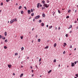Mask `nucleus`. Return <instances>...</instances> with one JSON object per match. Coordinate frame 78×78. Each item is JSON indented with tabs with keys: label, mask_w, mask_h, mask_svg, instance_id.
Masks as SVG:
<instances>
[{
	"label": "nucleus",
	"mask_w": 78,
	"mask_h": 78,
	"mask_svg": "<svg viewBox=\"0 0 78 78\" xmlns=\"http://www.w3.org/2000/svg\"><path fill=\"white\" fill-rule=\"evenodd\" d=\"M71 66L72 67H74V66H75L74 63L71 62Z\"/></svg>",
	"instance_id": "4"
},
{
	"label": "nucleus",
	"mask_w": 78,
	"mask_h": 78,
	"mask_svg": "<svg viewBox=\"0 0 78 78\" xmlns=\"http://www.w3.org/2000/svg\"><path fill=\"white\" fill-rule=\"evenodd\" d=\"M21 50L23 51V50H24V48H23V47H22V48H21Z\"/></svg>",
	"instance_id": "27"
},
{
	"label": "nucleus",
	"mask_w": 78,
	"mask_h": 78,
	"mask_svg": "<svg viewBox=\"0 0 78 78\" xmlns=\"http://www.w3.org/2000/svg\"><path fill=\"white\" fill-rule=\"evenodd\" d=\"M45 49H47V48H48V46H47L45 48H44Z\"/></svg>",
	"instance_id": "20"
},
{
	"label": "nucleus",
	"mask_w": 78,
	"mask_h": 78,
	"mask_svg": "<svg viewBox=\"0 0 78 78\" xmlns=\"http://www.w3.org/2000/svg\"><path fill=\"white\" fill-rule=\"evenodd\" d=\"M41 60H42V59H41V58H40L39 59V62H40L41 61Z\"/></svg>",
	"instance_id": "29"
},
{
	"label": "nucleus",
	"mask_w": 78,
	"mask_h": 78,
	"mask_svg": "<svg viewBox=\"0 0 78 78\" xmlns=\"http://www.w3.org/2000/svg\"><path fill=\"white\" fill-rule=\"evenodd\" d=\"M42 16L43 17H45V14H43Z\"/></svg>",
	"instance_id": "14"
},
{
	"label": "nucleus",
	"mask_w": 78,
	"mask_h": 78,
	"mask_svg": "<svg viewBox=\"0 0 78 78\" xmlns=\"http://www.w3.org/2000/svg\"><path fill=\"white\" fill-rule=\"evenodd\" d=\"M42 3L44 4L45 3V1L44 0L42 1Z\"/></svg>",
	"instance_id": "28"
},
{
	"label": "nucleus",
	"mask_w": 78,
	"mask_h": 78,
	"mask_svg": "<svg viewBox=\"0 0 78 78\" xmlns=\"http://www.w3.org/2000/svg\"><path fill=\"white\" fill-rule=\"evenodd\" d=\"M2 39H5V37H4L3 36H2Z\"/></svg>",
	"instance_id": "22"
},
{
	"label": "nucleus",
	"mask_w": 78,
	"mask_h": 78,
	"mask_svg": "<svg viewBox=\"0 0 78 78\" xmlns=\"http://www.w3.org/2000/svg\"><path fill=\"white\" fill-rule=\"evenodd\" d=\"M36 37H37V35H36Z\"/></svg>",
	"instance_id": "58"
},
{
	"label": "nucleus",
	"mask_w": 78,
	"mask_h": 78,
	"mask_svg": "<svg viewBox=\"0 0 78 78\" xmlns=\"http://www.w3.org/2000/svg\"><path fill=\"white\" fill-rule=\"evenodd\" d=\"M76 76L77 77H78V74H75Z\"/></svg>",
	"instance_id": "24"
},
{
	"label": "nucleus",
	"mask_w": 78,
	"mask_h": 78,
	"mask_svg": "<svg viewBox=\"0 0 78 78\" xmlns=\"http://www.w3.org/2000/svg\"><path fill=\"white\" fill-rule=\"evenodd\" d=\"M21 8H22V6H20L19 7V9H21Z\"/></svg>",
	"instance_id": "16"
},
{
	"label": "nucleus",
	"mask_w": 78,
	"mask_h": 78,
	"mask_svg": "<svg viewBox=\"0 0 78 78\" xmlns=\"http://www.w3.org/2000/svg\"><path fill=\"white\" fill-rule=\"evenodd\" d=\"M24 8L25 9H27V7H24Z\"/></svg>",
	"instance_id": "45"
},
{
	"label": "nucleus",
	"mask_w": 78,
	"mask_h": 78,
	"mask_svg": "<svg viewBox=\"0 0 78 78\" xmlns=\"http://www.w3.org/2000/svg\"><path fill=\"white\" fill-rule=\"evenodd\" d=\"M33 71H34V70H32V73H33Z\"/></svg>",
	"instance_id": "57"
},
{
	"label": "nucleus",
	"mask_w": 78,
	"mask_h": 78,
	"mask_svg": "<svg viewBox=\"0 0 78 78\" xmlns=\"http://www.w3.org/2000/svg\"><path fill=\"white\" fill-rule=\"evenodd\" d=\"M70 48H72V46H70Z\"/></svg>",
	"instance_id": "44"
},
{
	"label": "nucleus",
	"mask_w": 78,
	"mask_h": 78,
	"mask_svg": "<svg viewBox=\"0 0 78 78\" xmlns=\"http://www.w3.org/2000/svg\"><path fill=\"white\" fill-rule=\"evenodd\" d=\"M50 72H51V70H50L48 72V73H50Z\"/></svg>",
	"instance_id": "15"
},
{
	"label": "nucleus",
	"mask_w": 78,
	"mask_h": 78,
	"mask_svg": "<svg viewBox=\"0 0 78 78\" xmlns=\"http://www.w3.org/2000/svg\"><path fill=\"white\" fill-rule=\"evenodd\" d=\"M66 19H69V16H66Z\"/></svg>",
	"instance_id": "31"
},
{
	"label": "nucleus",
	"mask_w": 78,
	"mask_h": 78,
	"mask_svg": "<svg viewBox=\"0 0 78 78\" xmlns=\"http://www.w3.org/2000/svg\"><path fill=\"white\" fill-rule=\"evenodd\" d=\"M27 12L29 14L31 13V11H30V10H28Z\"/></svg>",
	"instance_id": "6"
},
{
	"label": "nucleus",
	"mask_w": 78,
	"mask_h": 78,
	"mask_svg": "<svg viewBox=\"0 0 78 78\" xmlns=\"http://www.w3.org/2000/svg\"><path fill=\"white\" fill-rule=\"evenodd\" d=\"M60 28H61L60 27H58V30H60Z\"/></svg>",
	"instance_id": "46"
},
{
	"label": "nucleus",
	"mask_w": 78,
	"mask_h": 78,
	"mask_svg": "<svg viewBox=\"0 0 78 78\" xmlns=\"http://www.w3.org/2000/svg\"><path fill=\"white\" fill-rule=\"evenodd\" d=\"M38 42H40L41 41V39H38Z\"/></svg>",
	"instance_id": "39"
},
{
	"label": "nucleus",
	"mask_w": 78,
	"mask_h": 78,
	"mask_svg": "<svg viewBox=\"0 0 78 78\" xmlns=\"http://www.w3.org/2000/svg\"><path fill=\"white\" fill-rule=\"evenodd\" d=\"M68 13H70V12H71V10L70 9H69L68 11Z\"/></svg>",
	"instance_id": "10"
},
{
	"label": "nucleus",
	"mask_w": 78,
	"mask_h": 78,
	"mask_svg": "<svg viewBox=\"0 0 78 78\" xmlns=\"http://www.w3.org/2000/svg\"><path fill=\"white\" fill-rule=\"evenodd\" d=\"M40 5H41V4L40 3H38L37 4V8H39V6H40Z\"/></svg>",
	"instance_id": "5"
},
{
	"label": "nucleus",
	"mask_w": 78,
	"mask_h": 78,
	"mask_svg": "<svg viewBox=\"0 0 78 78\" xmlns=\"http://www.w3.org/2000/svg\"><path fill=\"white\" fill-rule=\"evenodd\" d=\"M14 21L15 22H16V21H17V18H16V19H15Z\"/></svg>",
	"instance_id": "35"
},
{
	"label": "nucleus",
	"mask_w": 78,
	"mask_h": 78,
	"mask_svg": "<svg viewBox=\"0 0 78 78\" xmlns=\"http://www.w3.org/2000/svg\"><path fill=\"white\" fill-rule=\"evenodd\" d=\"M30 68H31V69H33V67H32V66H30Z\"/></svg>",
	"instance_id": "49"
},
{
	"label": "nucleus",
	"mask_w": 78,
	"mask_h": 78,
	"mask_svg": "<svg viewBox=\"0 0 78 78\" xmlns=\"http://www.w3.org/2000/svg\"><path fill=\"white\" fill-rule=\"evenodd\" d=\"M23 75V74L22 73V74H21L20 75V78H21V77H22Z\"/></svg>",
	"instance_id": "9"
},
{
	"label": "nucleus",
	"mask_w": 78,
	"mask_h": 78,
	"mask_svg": "<svg viewBox=\"0 0 78 78\" xmlns=\"http://www.w3.org/2000/svg\"><path fill=\"white\" fill-rule=\"evenodd\" d=\"M21 68H23V66H21Z\"/></svg>",
	"instance_id": "48"
},
{
	"label": "nucleus",
	"mask_w": 78,
	"mask_h": 78,
	"mask_svg": "<svg viewBox=\"0 0 78 78\" xmlns=\"http://www.w3.org/2000/svg\"><path fill=\"white\" fill-rule=\"evenodd\" d=\"M43 6H45V8H48V7H49V4H47L44 3V4Z\"/></svg>",
	"instance_id": "1"
},
{
	"label": "nucleus",
	"mask_w": 78,
	"mask_h": 78,
	"mask_svg": "<svg viewBox=\"0 0 78 78\" xmlns=\"http://www.w3.org/2000/svg\"><path fill=\"white\" fill-rule=\"evenodd\" d=\"M72 31H70L69 33H72Z\"/></svg>",
	"instance_id": "51"
},
{
	"label": "nucleus",
	"mask_w": 78,
	"mask_h": 78,
	"mask_svg": "<svg viewBox=\"0 0 78 78\" xmlns=\"http://www.w3.org/2000/svg\"><path fill=\"white\" fill-rule=\"evenodd\" d=\"M74 64H76V62H75Z\"/></svg>",
	"instance_id": "47"
},
{
	"label": "nucleus",
	"mask_w": 78,
	"mask_h": 78,
	"mask_svg": "<svg viewBox=\"0 0 78 78\" xmlns=\"http://www.w3.org/2000/svg\"><path fill=\"white\" fill-rule=\"evenodd\" d=\"M46 27H48V25H47Z\"/></svg>",
	"instance_id": "63"
},
{
	"label": "nucleus",
	"mask_w": 78,
	"mask_h": 78,
	"mask_svg": "<svg viewBox=\"0 0 78 78\" xmlns=\"http://www.w3.org/2000/svg\"><path fill=\"white\" fill-rule=\"evenodd\" d=\"M70 27H71V28H72V26L71 25H70Z\"/></svg>",
	"instance_id": "50"
},
{
	"label": "nucleus",
	"mask_w": 78,
	"mask_h": 78,
	"mask_svg": "<svg viewBox=\"0 0 78 78\" xmlns=\"http://www.w3.org/2000/svg\"><path fill=\"white\" fill-rule=\"evenodd\" d=\"M41 27H44V23H41Z\"/></svg>",
	"instance_id": "8"
},
{
	"label": "nucleus",
	"mask_w": 78,
	"mask_h": 78,
	"mask_svg": "<svg viewBox=\"0 0 78 78\" xmlns=\"http://www.w3.org/2000/svg\"><path fill=\"white\" fill-rule=\"evenodd\" d=\"M42 10H43L44 9H45V7H42Z\"/></svg>",
	"instance_id": "26"
},
{
	"label": "nucleus",
	"mask_w": 78,
	"mask_h": 78,
	"mask_svg": "<svg viewBox=\"0 0 78 78\" xmlns=\"http://www.w3.org/2000/svg\"><path fill=\"white\" fill-rule=\"evenodd\" d=\"M67 45V44H66V43H64V45H63V46L64 47H65V46H66V45Z\"/></svg>",
	"instance_id": "11"
},
{
	"label": "nucleus",
	"mask_w": 78,
	"mask_h": 78,
	"mask_svg": "<svg viewBox=\"0 0 78 78\" xmlns=\"http://www.w3.org/2000/svg\"><path fill=\"white\" fill-rule=\"evenodd\" d=\"M18 55V53H16L15 54V56H16V55Z\"/></svg>",
	"instance_id": "33"
},
{
	"label": "nucleus",
	"mask_w": 78,
	"mask_h": 78,
	"mask_svg": "<svg viewBox=\"0 0 78 78\" xmlns=\"http://www.w3.org/2000/svg\"><path fill=\"white\" fill-rule=\"evenodd\" d=\"M40 17V16L39 15L35 17V19H39Z\"/></svg>",
	"instance_id": "3"
},
{
	"label": "nucleus",
	"mask_w": 78,
	"mask_h": 78,
	"mask_svg": "<svg viewBox=\"0 0 78 78\" xmlns=\"http://www.w3.org/2000/svg\"><path fill=\"white\" fill-rule=\"evenodd\" d=\"M55 30H57V27H55Z\"/></svg>",
	"instance_id": "62"
},
{
	"label": "nucleus",
	"mask_w": 78,
	"mask_h": 78,
	"mask_svg": "<svg viewBox=\"0 0 78 78\" xmlns=\"http://www.w3.org/2000/svg\"><path fill=\"white\" fill-rule=\"evenodd\" d=\"M8 42V41L7 40H5V42Z\"/></svg>",
	"instance_id": "36"
},
{
	"label": "nucleus",
	"mask_w": 78,
	"mask_h": 78,
	"mask_svg": "<svg viewBox=\"0 0 78 78\" xmlns=\"http://www.w3.org/2000/svg\"><path fill=\"white\" fill-rule=\"evenodd\" d=\"M7 47H6V46H4V48H5V49H7Z\"/></svg>",
	"instance_id": "19"
},
{
	"label": "nucleus",
	"mask_w": 78,
	"mask_h": 78,
	"mask_svg": "<svg viewBox=\"0 0 78 78\" xmlns=\"http://www.w3.org/2000/svg\"><path fill=\"white\" fill-rule=\"evenodd\" d=\"M40 5L41 7H42V5H41L40 4Z\"/></svg>",
	"instance_id": "60"
},
{
	"label": "nucleus",
	"mask_w": 78,
	"mask_h": 78,
	"mask_svg": "<svg viewBox=\"0 0 78 78\" xmlns=\"http://www.w3.org/2000/svg\"><path fill=\"white\" fill-rule=\"evenodd\" d=\"M49 2H50L49 1L47 0V3H49Z\"/></svg>",
	"instance_id": "38"
},
{
	"label": "nucleus",
	"mask_w": 78,
	"mask_h": 78,
	"mask_svg": "<svg viewBox=\"0 0 78 78\" xmlns=\"http://www.w3.org/2000/svg\"><path fill=\"white\" fill-rule=\"evenodd\" d=\"M16 5L17 6V5H18V4H17V3H16Z\"/></svg>",
	"instance_id": "55"
},
{
	"label": "nucleus",
	"mask_w": 78,
	"mask_h": 78,
	"mask_svg": "<svg viewBox=\"0 0 78 78\" xmlns=\"http://www.w3.org/2000/svg\"><path fill=\"white\" fill-rule=\"evenodd\" d=\"M13 75H15V73H13Z\"/></svg>",
	"instance_id": "53"
},
{
	"label": "nucleus",
	"mask_w": 78,
	"mask_h": 78,
	"mask_svg": "<svg viewBox=\"0 0 78 78\" xmlns=\"http://www.w3.org/2000/svg\"><path fill=\"white\" fill-rule=\"evenodd\" d=\"M10 0H6L7 2H8Z\"/></svg>",
	"instance_id": "37"
},
{
	"label": "nucleus",
	"mask_w": 78,
	"mask_h": 78,
	"mask_svg": "<svg viewBox=\"0 0 78 78\" xmlns=\"http://www.w3.org/2000/svg\"><path fill=\"white\" fill-rule=\"evenodd\" d=\"M74 23H76V21H75L74 22Z\"/></svg>",
	"instance_id": "59"
},
{
	"label": "nucleus",
	"mask_w": 78,
	"mask_h": 78,
	"mask_svg": "<svg viewBox=\"0 0 78 78\" xmlns=\"http://www.w3.org/2000/svg\"><path fill=\"white\" fill-rule=\"evenodd\" d=\"M76 48H75L74 49V50H75H75H76Z\"/></svg>",
	"instance_id": "64"
},
{
	"label": "nucleus",
	"mask_w": 78,
	"mask_h": 78,
	"mask_svg": "<svg viewBox=\"0 0 78 78\" xmlns=\"http://www.w3.org/2000/svg\"><path fill=\"white\" fill-rule=\"evenodd\" d=\"M53 62H56V59H55L54 60Z\"/></svg>",
	"instance_id": "18"
},
{
	"label": "nucleus",
	"mask_w": 78,
	"mask_h": 78,
	"mask_svg": "<svg viewBox=\"0 0 78 78\" xmlns=\"http://www.w3.org/2000/svg\"><path fill=\"white\" fill-rule=\"evenodd\" d=\"M21 14H23V11H21Z\"/></svg>",
	"instance_id": "13"
},
{
	"label": "nucleus",
	"mask_w": 78,
	"mask_h": 78,
	"mask_svg": "<svg viewBox=\"0 0 78 78\" xmlns=\"http://www.w3.org/2000/svg\"><path fill=\"white\" fill-rule=\"evenodd\" d=\"M34 30V28H33L32 29V31H33V30Z\"/></svg>",
	"instance_id": "42"
},
{
	"label": "nucleus",
	"mask_w": 78,
	"mask_h": 78,
	"mask_svg": "<svg viewBox=\"0 0 78 78\" xmlns=\"http://www.w3.org/2000/svg\"><path fill=\"white\" fill-rule=\"evenodd\" d=\"M32 16H34V13H32L31 14Z\"/></svg>",
	"instance_id": "30"
},
{
	"label": "nucleus",
	"mask_w": 78,
	"mask_h": 78,
	"mask_svg": "<svg viewBox=\"0 0 78 78\" xmlns=\"http://www.w3.org/2000/svg\"><path fill=\"white\" fill-rule=\"evenodd\" d=\"M5 36H6V35H7V33L6 32H5Z\"/></svg>",
	"instance_id": "12"
},
{
	"label": "nucleus",
	"mask_w": 78,
	"mask_h": 78,
	"mask_svg": "<svg viewBox=\"0 0 78 78\" xmlns=\"http://www.w3.org/2000/svg\"><path fill=\"white\" fill-rule=\"evenodd\" d=\"M60 67V64H59L58 65V67L59 68V67Z\"/></svg>",
	"instance_id": "56"
},
{
	"label": "nucleus",
	"mask_w": 78,
	"mask_h": 78,
	"mask_svg": "<svg viewBox=\"0 0 78 78\" xmlns=\"http://www.w3.org/2000/svg\"><path fill=\"white\" fill-rule=\"evenodd\" d=\"M31 12H33V9H31Z\"/></svg>",
	"instance_id": "32"
},
{
	"label": "nucleus",
	"mask_w": 78,
	"mask_h": 78,
	"mask_svg": "<svg viewBox=\"0 0 78 78\" xmlns=\"http://www.w3.org/2000/svg\"><path fill=\"white\" fill-rule=\"evenodd\" d=\"M11 66H12V65H8V66L9 68H10L11 67Z\"/></svg>",
	"instance_id": "7"
},
{
	"label": "nucleus",
	"mask_w": 78,
	"mask_h": 78,
	"mask_svg": "<svg viewBox=\"0 0 78 78\" xmlns=\"http://www.w3.org/2000/svg\"><path fill=\"white\" fill-rule=\"evenodd\" d=\"M58 13H59V14H61V12L60 11H59V10H58Z\"/></svg>",
	"instance_id": "23"
},
{
	"label": "nucleus",
	"mask_w": 78,
	"mask_h": 78,
	"mask_svg": "<svg viewBox=\"0 0 78 78\" xmlns=\"http://www.w3.org/2000/svg\"><path fill=\"white\" fill-rule=\"evenodd\" d=\"M54 46L55 47H56V44L55 43L54 45Z\"/></svg>",
	"instance_id": "17"
},
{
	"label": "nucleus",
	"mask_w": 78,
	"mask_h": 78,
	"mask_svg": "<svg viewBox=\"0 0 78 78\" xmlns=\"http://www.w3.org/2000/svg\"><path fill=\"white\" fill-rule=\"evenodd\" d=\"M42 22V20H40L39 21V23H41Z\"/></svg>",
	"instance_id": "25"
},
{
	"label": "nucleus",
	"mask_w": 78,
	"mask_h": 78,
	"mask_svg": "<svg viewBox=\"0 0 78 78\" xmlns=\"http://www.w3.org/2000/svg\"><path fill=\"white\" fill-rule=\"evenodd\" d=\"M21 39H23V37H21Z\"/></svg>",
	"instance_id": "43"
},
{
	"label": "nucleus",
	"mask_w": 78,
	"mask_h": 78,
	"mask_svg": "<svg viewBox=\"0 0 78 78\" xmlns=\"http://www.w3.org/2000/svg\"><path fill=\"white\" fill-rule=\"evenodd\" d=\"M33 21L34 22V21H35V19H34L33 20Z\"/></svg>",
	"instance_id": "54"
},
{
	"label": "nucleus",
	"mask_w": 78,
	"mask_h": 78,
	"mask_svg": "<svg viewBox=\"0 0 78 78\" xmlns=\"http://www.w3.org/2000/svg\"><path fill=\"white\" fill-rule=\"evenodd\" d=\"M1 5L2 6H3V3H2Z\"/></svg>",
	"instance_id": "52"
},
{
	"label": "nucleus",
	"mask_w": 78,
	"mask_h": 78,
	"mask_svg": "<svg viewBox=\"0 0 78 78\" xmlns=\"http://www.w3.org/2000/svg\"><path fill=\"white\" fill-rule=\"evenodd\" d=\"M52 27H53L52 26H51L49 27V29H51V28H52Z\"/></svg>",
	"instance_id": "21"
},
{
	"label": "nucleus",
	"mask_w": 78,
	"mask_h": 78,
	"mask_svg": "<svg viewBox=\"0 0 78 78\" xmlns=\"http://www.w3.org/2000/svg\"><path fill=\"white\" fill-rule=\"evenodd\" d=\"M63 54H65V53H66V51H64L63 52Z\"/></svg>",
	"instance_id": "40"
},
{
	"label": "nucleus",
	"mask_w": 78,
	"mask_h": 78,
	"mask_svg": "<svg viewBox=\"0 0 78 78\" xmlns=\"http://www.w3.org/2000/svg\"><path fill=\"white\" fill-rule=\"evenodd\" d=\"M2 37V35H0V39H1Z\"/></svg>",
	"instance_id": "41"
},
{
	"label": "nucleus",
	"mask_w": 78,
	"mask_h": 78,
	"mask_svg": "<svg viewBox=\"0 0 78 78\" xmlns=\"http://www.w3.org/2000/svg\"><path fill=\"white\" fill-rule=\"evenodd\" d=\"M66 37H68V34H66Z\"/></svg>",
	"instance_id": "34"
},
{
	"label": "nucleus",
	"mask_w": 78,
	"mask_h": 78,
	"mask_svg": "<svg viewBox=\"0 0 78 78\" xmlns=\"http://www.w3.org/2000/svg\"><path fill=\"white\" fill-rule=\"evenodd\" d=\"M14 20H15V19H14L13 20H11V21H10V23H12L13 22H14Z\"/></svg>",
	"instance_id": "2"
},
{
	"label": "nucleus",
	"mask_w": 78,
	"mask_h": 78,
	"mask_svg": "<svg viewBox=\"0 0 78 78\" xmlns=\"http://www.w3.org/2000/svg\"><path fill=\"white\" fill-rule=\"evenodd\" d=\"M33 76H34V74H33V75H32V77H33Z\"/></svg>",
	"instance_id": "61"
}]
</instances>
